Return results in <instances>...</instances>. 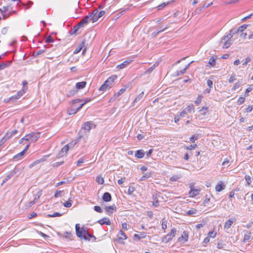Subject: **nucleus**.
Masks as SVG:
<instances>
[{"mask_svg": "<svg viewBox=\"0 0 253 253\" xmlns=\"http://www.w3.org/2000/svg\"><path fill=\"white\" fill-rule=\"evenodd\" d=\"M117 78L116 75H113L109 77L107 80L99 88V91H105L108 88L112 87V84Z\"/></svg>", "mask_w": 253, "mask_h": 253, "instance_id": "1", "label": "nucleus"}, {"mask_svg": "<svg viewBox=\"0 0 253 253\" xmlns=\"http://www.w3.org/2000/svg\"><path fill=\"white\" fill-rule=\"evenodd\" d=\"M75 228L76 235L79 238L81 239H84L85 240L90 241V239H88L86 235L87 230L84 227L81 228L79 224H76Z\"/></svg>", "mask_w": 253, "mask_h": 253, "instance_id": "2", "label": "nucleus"}, {"mask_svg": "<svg viewBox=\"0 0 253 253\" xmlns=\"http://www.w3.org/2000/svg\"><path fill=\"white\" fill-rule=\"evenodd\" d=\"M40 136V133L31 132L24 136V139L26 141H30L32 142H36Z\"/></svg>", "mask_w": 253, "mask_h": 253, "instance_id": "3", "label": "nucleus"}, {"mask_svg": "<svg viewBox=\"0 0 253 253\" xmlns=\"http://www.w3.org/2000/svg\"><path fill=\"white\" fill-rule=\"evenodd\" d=\"M232 38H227V35L223 37L220 41V43L223 44L222 48L226 49L230 47L232 43Z\"/></svg>", "mask_w": 253, "mask_h": 253, "instance_id": "4", "label": "nucleus"}, {"mask_svg": "<svg viewBox=\"0 0 253 253\" xmlns=\"http://www.w3.org/2000/svg\"><path fill=\"white\" fill-rule=\"evenodd\" d=\"M177 231L175 228H172L171 230L170 233L164 236L162 238V242L168 243L172 239V238L175 236Z\"/></svg>", "mask_w": 253, "mask_h": 253, "instance_id": "5", "label": "nucleus"}, {"mask_svg": "<svg viewBox=\"0 0 253 253\" xmlns=\"http://www.w3.org/2000/svg\"><path fill=\"white\" fill-rule=\"evenodd\" d=\"M17 132L18 131L16 129L6 132L4 137L1 139L0 142L2 144H3L7 140L15 135Z\"/></svg>", "mask_w": 253, "mask_h": 253, "instance_id": "6", "label": "nucleus"}, {"mask_svg": "<svg viewBox=\"0 0 253 253\" xmlns=\"http://www.w3.org/2000/svg\"><path fill=\"white\" fill-rule=\"evenodd\" d=\"M190 190L189 192V197H194L198 195L201 189L199 188H196L194 185L190 186Z\"/></svg>", "mask_w": 253, "mask_h": 253, "instance_id": "7", "label": "nucleus"}, {"mask_svg": "<svg viewBox=\"0 0 253 253\" xmlns=\"http://www.w3.org/2000/svg\"><path fill=\"white\" fill-rule=\"evenodd\" d=\"M189 238V235L188 233L184 231L183 232L182 235L178 238L177 242H180L181 244H184L186 243Z\"/></svg>", "mask_w": 253, "mask_h": 253, "instance_id": "8", "label": "nucleus"}, {"mask_svg": "<svg viewBox=\"0 0 253 253\" xmlns=\"http://www.w3.org/2000/svg\"><path fill=\"white\" fill-rule=\"evenodd\" d=\"M26 88H25V87H24V88H22V90L19 91L15 95H14L10 97L9 100L11 101H14L18 99L26 92Z\"/></svg>", "mask_w": 253, "mask_h": 253, "instance_id": "9", "label": "nucleus"}, {"mask_svg": "<svg viewBox=\"0 0 253 253\" xmlns=\"http://www.w3.org/2000/svg\"><path fill=\"white\" fill-rule=\"evenodd\" d=\"M126 239V236L125 233L123 231L120 230L117 236L116 241H117L119 243L123 244L124 243L123 241Z\"/></svg>", "mask_w": 253, "mask_h": 253, "instance_id": "10", "label": "nucleus"}, {"mask_svg": "<svg viewBox=\"0 0 253 253\" xmlns=\"http://www.w3.org/2000/svg\"><path fill=\"white\" fill-rule=\"evenodd\" d=\"M98 12V10L95 9L92 11L89 15L90 21H91L92 22H95L98 20L99 18V17L97 16V13Z\"/></svg>", "mask_w": 253, "mask_h": 253, "instance_id": "11", "label": "nucleus"}, {"mask_svg": "<svg viewBox=\"0 0 253 253\" xmlns=\"http://www.w3.org/2000/svg\"><path fill=\"white\" fill-rule=\"evenodd\" d=\"M93 125V124L92 123V122H86L84 124L81 128V129H84V131L89 132L90 130L91 129Z\"/></svg>", "mask_w": 253, "mask_h": 253, "instance_id": "12", "label": "nucleus"}, {"mask_svg": "<svg viewBox=\"0 0 253 253\" xmlns=\"http://www.w3.org/2000/svg\"><path fill=\"white\" fill-rule=\"evenodd\" d=\"M147 235L145 232H140L139 234H135L133 235V240L136 241H139L141 239L146 238Z\"/></svg>", "mask_w": 253, "mask_h": 253, "instance_id": "13", "label": "nucleus"}, {"mask_svg": "<svg viewBox=\"0 0 253 253\" xmlns=\"http://www.w3.org/2000/svg\"><path fill=\"white\" fill-rule=\"evenodd\" d=\"M49 157V155H45L41 159H40L39 160H37L36 161H35V162H34L33 163H32L29 166V168H33L34 166L37 165V164H40V163H42V162H44L45 161H46V159Z\"/></svg>", "mask_w": 253, "mask_h": 253, "instance_id": "14", "label": "nucleus"}, {"mask_svg": "<svg viewBox=\"0 0 253 253\" xmlns=\"http://www.w3.org/2000/svg\"><path fill=\"white\" fill-rule=\"evenodd\" d=\"M17 170L15 169L12 170H11L7 175L5 176V177L3 179L2 181V184L6 182L8 180H9L12 176H13L16 172Z\"/></svg>", "mask_w": 253, "mask_h": 253, "instance_id": "15", "label": "nucleus"}, {"mask_svg": "<svg viewBox=\"0 0 253 253\" xmlns=\"http://www.w3.org/2000/svg\"><path fill=\"white\" fill-rule=\"evenodd\" d=\"M116 209L117 208L116 205L115 204H113L111 206H108L105 207V211L108 214L110 215L114 211H116Z\"/></svg>", "mask_w": 253, "mask_h": 253, "instance_id": "16", "label": "nucleus"}, {"mask_svg": "<svg viewBox=\"0 0 253 253\" xmlns=\"http://www.w3.org/2000/svg\"><path fill=\"white\" fill-rule=\"evenodd\" d=\"M69 147L68 144L64 146V147L63 148H62L61 151L59 152L58 157L59 158L63 157L69 151Z\"/></svg>", "mask_w": 253, "mask_h": 253, "instance_id": "17", "label": "nucleus"}, {"mask_svg": "<svg viewBox=\"0 0 253 253\" xmlns=\"http://www.w3.org/2000/svg\"><path fill=\"white\" fill-rule=\"evenodd\" d=\"M236 220L235 218H230L228 219L227 221H226L225 223L224 228L225 229H229L233 222Z\"/></svg>", "mask_w": 253, "mask_h": 253, "instance_id": "18", "label": "nucleus"}, {"mask_svg": "<svg viewBox=\"0 0 253 253\" xmlns=\"http://www.w3.org/2000/svg\"><path fill=\"white\" fill-rule=\"evenodd\" d=\"M90 21L89 16L88 15H86L84 16L81 21L78 23L79 26H81V27H83L84 25L87 23L88 21Z\"/></svg>", "mask_w": 253, "mask_h": 253, "instance_id": "19", "label": "nucleus"}, {"mask_svg": "<svg viewBox=\"0 0 253 253\" xmlns=\"http://www.w3.org/2000/svg\"><path fill=\"white\" fill-rule=\"evenodd\" d=\"M131 60H126L123 63H122L121 64L118 65L116 67V69L118 70L124 69L126 68L128 65L130 63Z\"/></svg>", "mask_w": 253, "mask_h": 253, "instance_id": "20", "label": "nucleus"}, {"mask_svg": "<svg viewBox=\"0 0 253 253\" xmlns=\"http://www.w3.org/2000/svg\"><path fill=\"white\" fill-rule=\"evenodd\" d=\"M98 223H99L100 225L106 224L110 225L111 224V221L109 218L108 217H104L99 220L98 221Z\"/></svg>", "mask_w": 253, "mask_h": 253, "instance_id": "21", "label": "nucleus"}, {"mask_svg": "<svg viewBox=\"0 0 253 253\" xmlns=\"http://www.w3.org/2000/svg\"><path fill=\"white\" fill-rule=\"evenodd\" d=\"M102 200L106 202H110L112 200V196L109 192H105L102 196Z\"/></svg>", "mask_w": 253, "mask_h": 253, "instance_id": "22", "label": "nucleus"}, {"mask_svg": "<svg viewBox=\"0 0 253 253\" xmlns=\"http://www.w3.org/2000/svg\"><path fill=\"white\" fill-rule=\"evenodd\" d=\"M86 40L84 39L82 43L79 45V46L74 51V54H77L84 47V43H85Z\"/></svg>", "mask_w": 253, "mask_h": 253, "instance_id": "23", "label": "nucleus"}, {"mask_svg": "<svg viewBox=\"0 0 253 253\" xmlns=\"http://www.w3.org/2000/svg\"><path fill=\"white\" fill-rule=\"evenodd\" d=\"M145 154V152L143 150H138L135 152V156L139 159L142 158Z\"/></svg>", "mask_w": 253, "mask_h": 253, "instance_id": "24", "label": "nucleus"}, {"mask_svg": "<svg viewBox=\"0 0 253 253\" xmlns=\"http://www.w3.org/2000/svg\"><path fill=\"white\" fill-rule=\"evenodd\" d=\"M86 84V82L83 81L81 82L77 83L76 84V88L77 90L83 89L84 87H85V85Z\"/></svg>", "mask_w": 253, "mask_h": 253, "instance_id": "25", "label": "nucleus"}, {"mask_svg": "<svg viewBox=\"0 0 253 253\" xmlns=\"http://www.w3.org/2000/svg\"><path fill=\"white\" fill-rule=\"evenodd\" d=\"M238 32H240L239 31H238V29H237L236 28H232L230 30L229 33L227 35V38H232L234 35L238 33Z\"/></svg>", "mask_w": 253, "mask_h": 253, "instance_id": "26", "label": "nucleus"}, {"mask_svg": "<svg viewBox=\"0 0 253 253\" xmlns=\"http://www.w3.org/2000/svg\"><path fill=\"white\" fill-rule=\"evenodd\" d=\"M144 96V92L143 91H142L140 94H139L135 98V99H134V100L133 101V102H132V105L133 106H134L135 105V103L137 102L138 101H139V100H140Z\"/></svg>", "mask_w": 253, "mask_h": 253, "instance_id": "27", "label": "nucleus"}, {"mask_svg": "<svg viewBox=\"0 0 253 253\" xmlns=\"http://www.w3.org/2000/svg\"><path fill=\"white\" fill-rule=\"evenodd\" d=\"M225 188V185L223 184L221 182L218 183L215 186V190L217 192H220Z\"/></svg>", "mask_w": 253, "mask_h": 253, "instance_id": "28", "label": "nucleus"}, {"mask_svg": "<svg viewBox=\"0 0 253 253\" xmlns=\"http://www.w3.org/2000/svg\"><path fill=\"white\" fill-rule=\"evenodd\" d=\"M81 26H79V24H78L76 26H75L70 31V35H74L77 33L79 29L81 28Z\"/></svg>", "mask_w": 253, "mask_h": 253, "instance_id": "29", "label": "nucleus"}, {"mask_svg": "<svg viewBox=\"0 0 253 253\" xmlns=\"http://www.w3.org/2000/svg\"><path fill=\"white\" fill-rule=\"evenodd\" d=\"M11 64V61H8L6 62H2L0 64V69L1 70L4 69L5 68L8 67Z\"/></svg>", "mask_w": 253, "mask_h": 253, "instance_id": "30", "label": "nucleus"}, {"mask_svg": "<svg viewBox=\"0 0 253 253\" xmlns=\"http://www.w3.org/2000/svg\"><path fill=\"white\" fill-rule=\"evenodd\" d=\"M251 233L247 231V233L244 235L243 241L244 243L250 242Z\"/></svg>", "mask_w": 253, "mask_h": 253, "instance_id": "31", "label": "nucleus"}, {"mask_svg": "<svg viewBox=\"0 0 253 253\" xmlns=\"http://www.w3.org/2000/svg\"><path fill=\"white\" fill-rule=\"evenodd\" d=\"M153 199L154 200L152 203L153 206L155 207H158L159 206V201L154 194H153Z\"/></svg>", "mask_w": 253, "mask_h": 253, "instance_id": "32", "label": "nucleus"}, {"mask_svg": "<svg viewBox=\"0 0 253 253\" xmlns=\"http://www.w3.org/2000/svg\"><path fill=\"white\" fill-rule=\"evenodd\" d=\"M188 113H191L192 112H194V107L193 105L188 106L185 109Z\"/></svg>", "mask_w": 253, "mask_h": 253, "instance_id": "33", "label": "nucleus"}, {"mask_svg": "<svg viewBox=\"0 0 253 253\" xmlns=\"http://www.w3.org/2000/svg\"><path fill=\"white\" fill-rule=\"evenodd\" d=\"M63 236H64L65 238H66V239H68L69 240H72L71 238L72 237V235L71 232L65 231L64 233V234L63 235Z\"/></svg>", "mask_w": 253, "mask_h": 253, "instance_id": "34", "label": "nucleus"}, {"mask_svg": "<svg viewBox=\"0 0 253 253\" xmlns=\"http://www.w3.org/2000/svg\"><path fill=\"white\" fill-rule=\"evenodd\" d=\"M78 91V90L76 88H74L70 90L69 91L68 93L67 94V96H73L75 93H76Z\"/></svg>", "mask_w": 253, "mask_h": 253, "instance_id": "35", "label": "nucleus"}, {"mask_svg": "<svg viewBox=\"0 0 253 253\" xmlns=\"http://www.w3.org/2000/svg\"><path fill=\"white\" fill-rule=\"evenodd\" d=\"M216 61L215 59L213 57H211L209 60V64L212 67L215 65Z\"/></svg>", "mask_w": 253, "mask_h": 253, "instance_id": "36", "label": "nucleus"}, {"mask_svg": "<svg viewBox=\"0 0 253 253\" xmlns=\"http://www.w3.org/2000/svg\"><path fill=\"white\" fill-rule=\"evenodd\" d=\"M151 177V174L150 173H146L145 174L143 175L141 178L140 179V181H143L145 179L150 178Z\"/></svg>", "mask_w": 253, "mask_h": 253, "instance_id": "37", "label": "nucleus"}, {"mask_svg": "<svg viewBox=\"0 0 253 253\" xmlns=\"http://www.w3.org/2000/svg\"><path fill=\"white\" fill-rule=\"evenodd\" d=\"M63 205L66 208H70L72 206L71 200L70 199L68 201L63 203Z\"/></svg>", "mask_w": 253, "mask_h": 253, "instance_id": "38", "label": "nucleus"}, {"mask_svg": "<svg viewBox=\"0 0 253 253\" xmlns=\"http://www.w3.org/2000/svg\"><path fill=\"white\" fill-rule=\"evenodd\" d=\"M25 153L22 151L21 152L17 154L13 157L14 159H19L25 154Z\"/></svg>", "mask_w": 253, "mask_h": 253, "instance_id": "39", "label": "nucleus"}, {"mask_svg": "<svg viewBox=\"0 0 253 253\" xmlns=\"http://www.w3.org/2000/svg\"><path fill=\"white\" fill-rule=\"evenodd\" d=\"M202 98H203V96L202 95H198L196 100L195 101V103L197 105H199L201 103Z\"/></svg>", "mask_w": 253, "mask_h": 253, "instance_id": "40", "label": "nucleus"}, {"mask_svg": "<svg viewBox=\"0 0 253 253\" xmlns=\"http://www.w3.org/2000/svg\"><path fill=\"white\" fill-rule=\"evenodd\" d=\"M156 67V65L155 64L153 65V66H152L151 67H149L148 69H147V70L145 71V74H150L151 73L153 70L154 69H155Z\"/></svg>", "mask_w": 253, "mask_h": 253, "instance_id": "41", "label": "nucleus"}, {"mask_svg": "<svg viewBox=\"0 0 253 253\" xmlns=\"http://www.w3.org/2000/svg\"><path fill=\"white\" fill-rule=\"evenodd\" d=\"M245 178V180L247 183V185L248 186H250L252 182V178H251V176H250L249 175H246Z\"/></svg>", "mask_w": 253, "mask_h": 253, "instance_id": "42", "label": "nucleus"}, {"mask_svg": "<svg viewBox=\"0 0 253 253\" xmlns=\"http://www.w3.org/2000/svg\"><path fill=\"white\" fill-rule=\"evenodd\" d=\"M169 2H164L160 5H159L158 6H157V8L158 10H161L164 7H165L166 6H167L168 4H169Z\"/></svg>", "mask_w": 253, "mask_h": 253, "instance_id": "43", "label": "nucleus"}, {"mask_svg": "<svg viewBox=\"0 0 253 253\" xmlns=\"http://www.w3.org/2000/svg\"><path fill=\"white\" fill-rule=\"evenodd\" d=\"M208 107H203L202 108H201L199 111L200 112H201V114L203 115H205L206 113H207V111H208Z\"/></svg>", "mask_w": 253, "mask_h": 253, "instance_id": "44", "label": "nucleus"}, {"mask_svg": "<svg viewBox=\"0 0 253 253\" xmlns=\"http://www.w3.org/2000/svg\"><path fill=\"white\" fill-rule=\"evenodd\" d=\"M78 111H77V108H71L68 110V113L69 115H73L76 114Z\"/></svg>", "mask_w": 253, "mask_h": 253, "instance_id": "45", "label": "nucleus"}, {"mask_svg": "<svg viewBox=\"0 0 253 253\" xmlns=\"http://www.w3.org/2000/svg\"><path fill=\"white\" fill-rule=\"evenodd\" d=\"M86 235L88 239H90V241L91 240V239H93V241H95L96 240L95 237L94 235L89 233L87 230L86 233Z\"/></svg>", "mask_w": 253, "mask_h": 253, "instance_id": "46", "label": "nucleus"}, {"mask_svg": "<svg viewBox=\"0 0 253 253\" xmlns=\"http://www.w3.org/2000/svg\"><path fill=\"white\" fill-rule=\"evenodd\" d=\"M168 28L167 27H166L165 28L162 29V30H160L157 32H153L152 34V36L153 37H156L158 34L162 32H163L165 30L167 29Z\"/></svg>", "mask_w": 253, "mask_h": 253, "instance_id": "47", "label": "nucleus"}, {"mask_svg": "<svg viewBox=\"0 0 253 253\" xmlns=\"http://www.w3.org/2000/svg\"><path fill=\"white\" fill-rule=\"evenodd\" d=\"M241 85V82L238 81V82L236 83L234 85V86L232 87V90H235L239 87H240Z\"/></svg>", "mask_w": 253, "mask_h": 253, "instance_id": "48", "label": "nucleus"}, {"mask_svg": "<svg viewBox=\"0 0 253 253\" xmlns=\"http://www.w3.org/2000/svg\"><path fill=\"white\" fill-rule=\"evenodd\" d=\"M62 215V214L59 212H54L51 214H48L47 216L50 217H59Z\"/></svg>", "mask_w": 253, "mask_h": 253, "instance_id": "49", "label": "nucleus"}, {"mask_svg": "<svg viewBox=\"0 0 253 253\" xmlns=\"http://www.w3.org/2000/svg\"><path fill=\"white\" fill-rule=\"evenodd\" d=\"M248 26V25H247V24H244V25L240 26L238 28V31H239L240 32H243L245 29H246V28H247Z\"/></svg>", "mask_w": 253, "mask_h": 253, "instance_id": "50", "label": "nucleus"}, {"mask_svg": "<svg viewBox=\"0 0 253 253\" xmlns=\"http://www.w3.org/2000/svg\"><path fill=\"white\" fill-rule=\"evenodd\" d=\"M216 232L213 231H211L208 234V237L209 238H214L215 236H216Z\"/></svg>", "mask_w": 253, "mask_h": 253, "instance_id": "51", "label": "nucleus"}, {"mask_svg": "<svg viewBox=\"0 0 253 253\" xmlns=\"http://www.w3.org/2000/svg\"><path fill=\"white\" fill-rule=\"evenodd\" d=\"M251 61V58L250 57H248L245 58V61L242 64L243 66H245L247 65L248 63H249Z\"/></svg>", "mask_w": 253, "mask_h": 253, "instance_id": "52", "label": "nucleus"}, {"mask_svg": "<svg viewBox=\"0 0 253 253\" xmlns=\"http://www.w3.org/2000/svg\"><path fill=\"white\" fill-rule=\"evenodd\" d=\"M180 176L178 175H173L170 178V180L171 181H177L178 179H179L180 178Z\"/></svg>", "mask_w": 253, "mask_h": 253, "instance_id": "53", "label": "nucleus"}, {"mask_svg": "<svg viewBox=\"0 0 253 253\" xmlns=\"http://www.w3.org/2000/svg\"><path fill=\"white\" fill-rule=\"evenodd\" d=\"M128 86V85L125 86L124 87L121 88L118 92V95L122 94L126 90V88Z\"/></svg>", "mask_w": 253, "mask_h": 253, "instance_id": "54", "label": "nucleus"}, {"mask_svg": "<svg viewBox=\"0 0 253 253\" xmlns=\"http://www.w3.org/2000/svg\"><path fill=\"white\" fill-rule=\"evenodd\" d=\"M96 181L100 184H102L104 183V179L101 176H98L96 178Z\"/></svg>", "mask_w": 253, "mask_h": 253, "instance_id": "55", "label": "nucleus"}, {"mask_svg": "<svg viewBox=\"0 0 253 253\" xmlns=\"http://www.w3.org/2000/svg\"><path fill=\"white\" fill-rule=\"evenodd\" d=\"M53 41L54 40L51 36H48L46 39V42L47 43L53 42Z\"/></svg>", "mask_w": 253, "mask_h": 253, "instance_id": "56", "label": "nucleus"}, {"mask_svg": "<svg viewBox=\"0 0 253 253\" xmlns=\"http://www.w3.org/2000/svg\"><path fill=\"white\" fill-rule=\"evenodd\" d=\"M245 98L243 97H240L238 100V104L241 105L245 102Z\"/></svg>", "mask_w": 253, "mask_h": 253, "instance_id": "57", "label": "nucleus"}, {"mask_svg": "<svg viewBox=\"0 0 253 253\" xmlns=\"http://www.w3.org/2000/svg\"><path fill=\"white\" fill-rule=\"evenodd\" d=\"M229 160L228 159H226L224 160V161L222 162V166L224 167H228L229 166Z\"/></svg>", "mask_w": 253, "mask_h": 253, "instance_id": "58", "label": "nucleus"}, {"mask_svg": "<svg viewBox=\"0 0 253 253\" xmlns=\"http://www.w3.org/2000/svg\"><path fill=\"white\" fill-rule=\"evenodd\" d=\"M167 221L165 220L162 221V228L163 229L165 230L167 228Z\"/></svg>", "mask_w": 253, "mask_h": 253, "instance_id": "59", "label": "nucleus"}, {"mask_svg": "<svg viewBox=\"0 0 253 253\" xmlns=\"http://www.w3.org/2000/svg\"><path fill=\"white\" fill-rule=\"evenodd\" d=\"M197 211L195 209H191L187 211L188 215H192L196 213Z\"/></svg>", "mask_w": 253, "mask_h": 253, "instance_id": "60", "label": "nucleus"}, {"mask_svg": "<svg viewBox=\"0 0 253 253\" xmlns=\"http://www.w3.org/2000/svg\"><path fill=\"white\" fill-rule=\"evenodd\" d=\"M63 192V191L57 190L54 194V197L55 198H57L58 197H61V194Z\"/></svg>", "mask_w": 253, "mask_h": 253, "instance_id": "61", "label": "nucleus"}, {"mask_svg": "<svg viewBox=\"0 0 253 253\" xmlns=\"http://www.w3.org/2000/svg\"><path fill=\"white\" fill-rule=\"evenodd\" d=\"M94 210L96 211L101 213L103 211L101 208L99 206H95L94 207Z\"/></svg>", "mask_w": 253, "mask_h": 253, "instance_id": "62", "label": "nucleus"}, {"mask_svg": "<svg viewBox=\"0 0 253 253\" xmlns=\"http://www.w3.org/2000/svg\"><path fill=\"white\" fill-rule=\"evenodd\" d=\"M196 146H197L196 144L190 145L189 146H186L185 148L186 149H187V150H193V149H195Z\"/></svg>", "mask_w": 253, "mask_h": 253, "instance_id": "63", "label": "nucleus"}, {"mask_svg": "<svg viewBox=\"0 0 253 253\" xmlns=\"http://www.w3.org/2000/svg\"><path fill=\"white\" fill-rule=\"evenodd\" d=\"M252 85H251L250 87H248L245 91V95L248 96V93L251 92L253 90Z\"/></svg>", "mask_w": 253, "mask_h": 253, "instance_id": "64", "label": "nucleus"}]
</instances>
